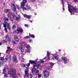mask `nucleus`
Segmentation results:
<instances>
[{"mask_svg":"<svg viewBox=\"0 0 78 78\" xmlns=\"http://www.w3.org/2000/svg\"><path fill=\"white\" fill-rule=\"evenodd\" d=\"M17 9H20V7L19 6H17Z\"/></svg>","mask_w":78,"mask_h":78,"instance_id":"obj_42","label":"nucleus"},{"mask_svg":"<svg viewBox=\"0 0 78 78\" xmlns=\"http://www.w3.org/2000/svg\"><path fill=\"white\" fill-rule=\"evenodd\" d=\"M30 64H34V65H35L36 66H37V63L35 61L30 60L29 61V63H28L27 66L29 67L30 66Z\"/></svg>","mask_w":78,"mask_h":78,"instance_id":"obj_4","label":"nucleus"},{"mask_svg":"<svg viewBox=\"0 0 78 78\" xmlns=\"http://www.w3.org/2000/svg\"><path fill=\"white\" fill-rule=\"evenodd\" d=\"M0 29L1 30V26L0 25Z\"/></svg>","mask_w":78,"mask_h":78,"instance_id":"obj_55","label":"nucleus"},{"mask_svg":"<svg viewBox=\"0 0 78 78\" xmlns=\"http://www.w3.org/2000/svg\"><path fill=\"white\" fill-rule=\"evenodd\" d=\"M4 77L5 78H7L8 77V74H5L4 75Z\"/></svg>","mask_w":78,"mask_h":78,"instance_id":"obj_29","label":"nucleus"},{"mask_svg":"<svg viewBox=\"0 0 78 78\" xmlns=\"http://www.w3.org/2000/svg\"><path fill=\"white\" fill-rule=\"evenodd\" d=\"M41 66V63H37V66H36V65H33L34 68H33L31 69V72L32 74H34L35 73V72L36 71L35 73L36 75H37L39 72V71L38 70H37L36 68V67L38 69L39 68V67Z\"/></svg>","mask_w":78,"mask_h":78,"instance_id":"obj_2","label":"nucleus"},{"mask_svg":"<svg viewBox=\"0 0 78 78\" xmlns=\"http://www.w3.org/2000/svg\"><path fill=\"white\" fill-rule=\"evenodd\" d=\"M5 40L3 41L2 42L3 43H8V42L9 44H10L11 43V39L9 37L8 35H6L5 37Z\"/></svg>","mask_w":78,"mask_h":78,"instance_id":"obj_3","label":"nucleus"},{"mask_svg":"<svg viewBox=\"0 0 78 78\" xmlns=\"http://www.w3.org/2000/svg\"><path fill=\"white\" fill-rule=\"evenodd\" d=\"M47 56H46V57H44V58H45V59H47Z\"/></svg>","mask_w":78,"mask_h":78,"instance_id":"obj_53","label":"nucleus"},{"mask_svg":"<svg viewBox=\"0 0 78 78\" xmlns=\"http://www.w3.org/2000/svg\"><path fill=\"white\" fill-rule=\"evenodd\" d=\"M43 59H44H44H46L45 57L43 58Z\"/></svg>","mask_w":78,"mask_h":78,"instance_id":"obj_54","label":"nucleus"},{"mask_svg":"<svg viewBox=\"0 0 78 78\" xmlns=\"http://www.w3.org/2000/svg\"><path fill=\"white\" fill-rule=\"evenodd\" d=\"M62 59L63 61L64 64H67V58L62 57Z\"/></svg>","mask_w":78,"mask_h":78,"instance_id":"obj_10","label":"nucleus"},{"mask_svg":"<svg viewBox=\"0 0 78 78\" xmlns=\"http://www.w3.org/2000/svg\"><path fill=\"white\" fill-rule=\"evenodd\" d=\"M51 66H54V65L55 64L54 63H51L50 64Z\"/></svg>","mask_w":78,"mask_h":78,"instance_id":"obj_31","label":"nucleus"},{"mask_svg":"<svg viewBox=\"0 0 78 78\" xmlns=\"http://www.w3.org/2000/svg\"><path fill=\"white\" fill-rule=\"evenodd\" d=\"M24 26L26 27H27V28H28V25L27 24H25Z\"/></svg>","mask_w":78,"mask_h":78,"instance_id":"obj_40","label":"nucleus"},{"mask_svg":"<svg viewBox=\"0 0 78 78\" xmlns=\"http://www.w3.org/2000/svg\"><path fill=\"white\" fill-rule=\"evenodd\" d=\"M16 28V26L15 25H13L12 27V29H13V30H14V29H15V28Z\"/></svg>","mask_w":78,"mask_h":78,"instance_id":"obj_25","label":"nucleus"},{"mask_svg":"<svg viewBox=\"0 0 78 78\" xmlns=\"http://www.w3.org/2000/svg\"><path fill=\"white\" fill-rule=\"evenodd\" d=\"M7 27H8H8H9V23H7Z\"/></svg>","mask_w":78,"mask_h":78,"instance_id":"obj_36","label":"nucleus"},{"mask_svg":"<svg viewBox=\"0 0 78 78\" xmlns=\"http://www.w3.org/2000/svg\"><path fill=\"white\" fill-rule=\"evenodd\" d=\"M71 9L73 11L75 12L76 13H78V9L77 8H75L73 7V6H70Z\"/></svg>","mask_w":78,"mask_h":78,"instance_id":"obj_7","label":"nucleus"},{"mask_svg":"<svg viewBox=\"0 0 78 78\" xmlns=\"http://www.w3.org/2000/svg\"><path fill=\"white\" fill-rule=\"evenodd\" d=\"M54 58L55 59H56V60H58L59 58L58 57V56L55 55L54 57Z\"/></svg>","mask_w":78,"mask_h":78,"instance_id":"obj_23","label":"nucleus"},{"mask_svg":"<svg viewBox=\"0 0 78 78\" xmlns=\"http://www.w3.org/2000/svg\"><path fill=\"white\" fill-rule=\"evenodd\" d=\"M9 14H10L11 15V14H12V13L10 11V10L9 11Z\"/></svg>","mask_w":78,"mask_h":78,"instance_id":"obj_32","label":"nucleus"},{"mask_svg":"<svg viewBox=\"0 0 78 78\" xmlns=\"http://www.w3.org/2000/svg\"><path fill=\"white\" fill-rule=\"evenodd\" d=\"M9 11H10V9H6L4 10V12L6 14L8 13V12H9Z\"/></svg>","mask_w":78,"mask_h":78,"instance_id":"obj_18","label":"nucleus"},{"mask_svg":"<svg viewBox=\"0 0 78 78\" xmlns=\"http://www.w3.org/2000/svg\"><path fill=\"white\" fill-rule=\"evenodd\" d=\"M8 51H9L8 50H7V49L6 51V54H7V53H8Z\"/></svg>","mask_w":78,"mask_h":78,"instance_id":"obj_44","label":"nucleus"},{"mask_svg":"<svg viewBox=\"0 0 78 78\" xmlns=\"http://www.w3.org/2000/svg\"><path fill=\"white\" fill-rule=\"evenodd\" d=\"M8 73L9 75H10V76H11L13 78H16V77H17V71L16 69L14 68L11 69L9 71Z\"/></svg>","mask_w":78,"mask_h":78,"instance_id":"obj_1","label":"nucleus"},{"mask_svg":"<svg viewBox=\"0 0 78 78\" xmlns=\"http://www.w3.org/2000/svg\"><path fill=\"white\" fill-rule=\"evenodd\" d=\"M68 8L69 11L71 13V15H72V11L70 9V5L68 6Z\"/></svg>","mask_w":78,"mask_h":78,"instance_id":"obj_17","label":"nucleus"},{"mask_svg":"<svg viewBox=\"0 0 78 78\" xmlns=\"http://www.w3.org/2000/svg\"><path fill=\"white\" fill-rule=\"evenodd\" d=\"M29 70H28V69H27L25 70V76L27 77H29V73H28V72Z\"/></svg>","mask_w":78,"mask_h":78,"instance_id":"obj_9","label":"nucleus"},{"mask_svg":"<svg viewBox=\"0 0 78 78\" xmlns=\"http://www.w3.org/2000/svg\"><path fill=\"white\" fill-rule=\"evenodd\" d=\"M1 23V20H0V23Z\"/></svg>","mask_w":78,"mask_h":78,"instance_id":"obj_59","label":"nucleus"},{"mask_svg":"<svg viewBox=\"0 0 78 78\" xmlns=\"http://www.w3.org/2000/svg\"><path fill=\"white\" fill-rule=\"evenodd\" d=\"M8 28L9 30H11V27H8Z\"/></svg>","mask_w":78,"mask_h":78,"instance_id":"obj_45","label":"nucleus"},{"mask_svg":"<svg viewBox=\"0 0 78 78\" xmlns=\"http://www.w3.org/2000/svg\"><path fill=\"white\" fill-rule=\"evenodd\" d=\"M13 8H14L13 10H14V11H16V7H13Z\"/></svg>","mask_w":78,"mask_h":78,"instance_id":"obj_34","label":"nucleus"},{"mask_svg":"<svg viewBox=\"0 0 78 78\" xmlns=\"http://www.w3.org/2000/svg\"><path fill=\"white\" fill-rule=\"evenodd\" d=\"M27 51L28 52H30V48H31L30 45H27Z\"/></svg>","mask_w":78,"mask_h":78,"instance_id":"obj_14","label":"nucleus"},{"mask_svg":"<svg viewBox=\"0 0 78 78\" xmlns=\"http://www.w3.org/2000/svg\"><path fill=\"white\" fill-rule=\"evenodd\" d=\"M62 0V2H63V0Z\"/></svg>","mask_w":78,"mask_h":78,"instance_id":"obj_57","label":"nucleus"},{"mask_svg":"<svg viewBox=\"0 0 78 78\" xmlns=\"http://www.w3.org/2000/svg\"><path fill=\"white\" fill-rule=\"evenodd\" d=\"M1 56V53H0V56Z\"/></svg>","mask_w":78,"mask_h":78,"instance_id":"obj_56","label":"nucleus"},{"mask_svg":"<svg viewBox=\"0 0 78 78\" xmlns=\"http://www.w3.org/2000/svg\"><path fill=\"white\" fill-rule=\"evenodd\" d=\"M47 69H48V70H49L50 68V66H48V67H46Z\"/></svg>","mask_w":78,"mask_h":78,"instance_id":"obj_39","label":"nucleus"},{"mask_svg":"<svg viewBox=\"0 0 78 78\" xmlns=\"http://www.w3.org/2000/svg\"><path fill=\"white\" fill-rule=\"evenodd\" d=\"M12 17H13V18H14V17H15V15H12Z\"/></svg>","mask_w":78,"mask_h":78,"instance_id":"obj_49","label":"nucleus"},{"mask_svg":"<svg viewBox=\"0 0 78 78\" xmlns=\"http://www.w3.org/2000/svg\"><path fill=\"white\" fill-rule=\"evenodd\" d=\"M12 6H14L13 7H16V6H15V4H11Z\"/></svg>","mask_w":78,"mask_h":78,"instance_id":"obj_35","label":"nucleus"},{"mask_svg":"<svg viewBox=\"0 0 78 78\" xmlns=\"http://www.w3.org/2000/svg\"><path fill=\"white\" fill-rule=\"evenodd\" d=\"M38 76L39 78H41V74H38Z\"/></svg>","mask_w":78,"mask_h":78,"instance_id":"obj_41","label":"nucleus"},{"mask_svg":"<svg viewBox=\"0 0 78 78\" xmlns=\"http://www.w3.org/2000/svg\"><path fill=\"white\" fill-rule=\"evenodd\" d=\"M48 60H49L50 59V58H48Z\"/></svg>","mask_w":78,"mask_h":78,"instance_id":"obj_58","label":"nucleus"},{"mask_svg":"<svg viewBox=\"0 0 78 78\" xmlns=\"http://www.w3.org/2000/svg\"><path fill=\"white\" fill-rule=\"evenodd\" d=\"M4 30L6 33H8V29L6 28H5Z\"/></svg>","mask_w":78,"mask_h":78,"instance_id":"obj_30","label":"nucleus"},{"mask_svg":"<svg viewBox=\"0 0 78 78\" xmlns=\"http://www.w3.org/2000/svg\"><path fill=\"white\" fill-rule=\"evenodd\" d=\"M8 17H10V18L9 19V20L11 21V22H13V20H14V19H13V18L11 17V16H9Z\"/></svg>","mask_w":78,"mask_h":78,"instance_id":"obj_21","label":"nucleus"},{"mask_svg":"<svg viewBox=\"0 0 78 78\" xmlns=\"http://www.w3.org/2000/svg\"><path fill=\"white\" fill-rule=\"evenodd\" d=\"M78 0H73V1L74 2H76Z\"/></svg>","mask_w":78,"mask_h":78,"instance_id":"obj_46","label":"nucleus"},{"mask_svg":"<svg viewBox=\"0 0 78 78\" xmlns=\"http://www.w3.org/2000/svg\"><path fill=\"white\" fill-rule=\"evenodd\" d=\"M23 16L24 17H26L28 19H30L31 18V16L30 15H26V14H24L23 15Z\"/></svg>","mask_w":78,"mask_h":78,"instance_id":"obj_12","label":"nucleus"},{"mask_svg":"<svg viewBox=\"0 0 78 78\" xmlns=\"http://www.w3.org/2000/svg\"><path fill=\"white\" fill-rule=\"evenodd\" d=\"M0 59L1 61H3V60H4V58L3 57H1L0 58Z\"/></svg>","mask_w":78,"mask_h":78,"instance_id":"obj_33","label":"nucleus"},{"mask_svg":"<svg viewBox=\"0 0 78 78\" xmlns=\"http://www.w3.org/2000/svg\"><path fill=\"white\" fill-rule=\"evenodd\" d=\"M30 78H33V75H32V74H30Z\"/></svg>","mask_w":78,"mask_h":78,"instance_id":"obj_37","label":"nucleus"},{"mask_svg":"<svg viewBox=\"0 0 78 78\" xmlns=\"http://www.w3.org/2000/svg\"><path fill=\"white\" fill-rule=\"evenodd\" d=\"M3 27H4L5 28H6V23H5V24H4V23H3Z\"/></svg>","mask_w":78,"mask_h":78,"instance_id":"obj_27","label":"nucleus"},{"mask_svg":"<svg viewBox=\"0 0 78 78\" xmlns=\"http://www.w3.org/2000/svg\"><path fill=\"white\" fill-rule=\"evenodd\" d=\"M21 18V16H20V15H18V17H16V20H19Z\"/></svg>","mask_w":78,"mask_h":78,"instance_id":"obj_19","label":"nucleus"},{"mask_svg":"<svg viewBox=\"0 0 78 78\" xmlns=\"http://www.w3.org/2000/svg\"><path fill=\"white\" fill-rule=\"evenodd\" d=\"M24 39H29L30 38V37L29 36H27L26 37H24Z\"/></svg>","mask_w":78,"mask_h":78,"instance_id":"obj_28","label":"nucleus"},{"mask_svg":"<svg viewBox=\"0 0 78 78\" xmlns=\"http://www.w3.org/2000/svg\"><path fill=\"white\" fill-rule=\"evenodd\" d=\"M4 23H7V22L9 21V19L8 18H4Z\"/></svg>","mask_w":78,"mask_h":78,"instance_id":"obj_13","label":"nucleus"},{"mask_svg":"<svg viewBox=\"0 0 78 78\" xmlns=\"http://www.w3.org/2000/svg\"><path fill=\"white\" fill-rule=\"evenodd\" d=\"M7 50H8L9 51H11V47H7Z\"/></svg>","mask_w":78,"mask_h":78,"instance_id":"obj_22","label":"nucleus"},{"mask_svg":"<svg viewBox=\"0 0 78 78\" xmlns=\"http://www.w3.org/2000/svg\"><path fill=\"white\" fill-rule=\"evenodd\" d=\"M5 59H6V61H7V60L8 59V58H6V57Z\"/></svg>","mask_w":78,"mask_h":78,"instance_id":"obj_52","label":"nucleus"},{"mask_svg":"<svg viewBox=\"0 0 78 78\" xmlns=\"http://www.w3.org/2000/svg\"><path fill=\"white\" fill-rule=\"evenodd\" d=\"M44 73H45L44 74V77L45 78H47L49 76H50V74H49V73L48 72H47V71H45L44 72Z\"/></svg>","mask_w":78,"mask_h":78,"instance_id":"obj_8","label":"nucleus"},{"mask_svg":"<svg viewBox=\"0 0 78 78\" xmlns=\"http://www.w3.org/2000/svg\"><path fill=\"white\" fill-rule=\"evenodd\" d=\"M3 72L2 73V74H5L6 73V69L4 68L3 70Z\"/></svg>","mask_w":78,"mask_h":78,"instance_id":"obj_24","label":"nucleus"},{"mask_svg":"<svg viewBox=\"0 0 78 78\" xmlns=\"http://www.w3.org/2000/svg\"><path fill=\"white\" fill-rule=\"evenodd\" d=\"M50 52H47V56H48V57H49V56H50Z\"/></svg>","mask_w":78,"mask_h":78,"instance_id":"obj_26","label":"nucleus"},{"mask_svg":"<svg viewBox=\"0 0 78 78\" xmlns=\"http://www.w3.org/2000/svg\"><path fill=\"white\" fill-rule=\"evenodd\" d=\"M2 43L0 42V45H2Z\"/></svg>","mask_w":78,"mask_h":78,"instance_id":"obj_50","label":"nucleus"},{"mask_svg":"<svg viewBox=\"0 0 78 78\" xmlns=\"http://www.w3.org/2000/svg\"><path fill=\"white\" fill-rule=\"evenodd\" d=\"M12 59L15 62H16V60H17V58H16V56L15 55H14L12 57Z\"/></svg>","mask_w":78,"mask_h":78,"instance_id":"obj_16","label":"nucleus"},{"mask_svg":"<svg viewBox=\"0 0 78 78\" xmlns=\"http://www.w3.org/2000/svg\"><path fill=\"white\" fill-rule=\"evenodd\" d=\"M17 48H19L21 52H23L24 51V49H23V47L22 46L17 47Z\"/></svg>","mask_w":78,"mask_h":78,"instance_id":"obj_11","label":"nucleus"},{"mask_svg":"<svg viewBox=\"0 0 78 78\" xmlns=\"http://www.w3.org/2000/svg\"><path fill=\"white\" fill-rule=\"evenodd\" d=\"M26 7H27V8H28V5H26Z\"/></svg>","mask_w":78,"mask_h":78,"instance_id":"obj_48","label":"nucleus"},{"mask_svg":"<svg viewBox=\"0 0 78 78\" xmlns=\"http://www.w3.org/2000/svg\"><path fill=\"white\" fill-rule=\"evenodd\" d=\"M17 30H15L14 31H13V33H17Z\"/></svg>","mask_w":78,"mask_h":78,"instance_id":"obj_38","label":"nucleus"},{"mask_svg":"<svg viewBox=\"0 0 78 78\" xmlns=\"http://www.w3.org/2000/svg\"><path fill=\"white\" fill-rule=\"evenodd\" d=\"M29 37H32V38H34L35 37V36L34 34H31L30 33H29Z\"/></svg>","mask_w":78,"mask_h":78,"instance_id":"obj_15","label":"nucleus"},{"mask_svg":"<svg viewBox=\"0 0 78 78\" xmlns=\"http://www.w3.org/2000/svg\"><path fill=\"white\" fill-rule=\"evenodd\" d=\"M41 63H44V61L42 60L41 61Z\"/></svg>","mask_w":78,"mask_h":78,"instance_id":"obj_43","label":"nucleus"},{"mask_svg":"<svg viewBox=\"0 0 78 78\" xmlns=\"http://www.w3.org/2000/svg\"><path fill=\"white\" fill-rule=\"evenodd\" d=\"M30 21L31 22V23H32V22H33V21L31 20Z\"/></svg>","mask_w":78,"mask_h":78,"instance_id":"obj_51","label":"nucleus"},{"mask_svg":"<svg viewBox=\"0 0 78 78\" xmlns=\"http://www.w3.org/2000/svg\"><path fill=\"white\" fill-rule=\"evenodd\" d=\"M14 39L15 40L13 41V43L14 44H17L18 42H19V39L18 38V37L16 36H15L14 37Z\"/></svg>","mask_w":78,"mask_h":78,"instance_id":"obj_5","label":"nucleus"},{"mask_svg":"<svg viewBox=\"0 0 78 78\" xmlns=\"http://www.w3.org/2000/svg\"><path fill=\"white\" fill-rule=\"evenodd\" d=\"M4 65V64H3V62H1L0 61V67H3V65Z\"/></svg>","mask_w":78,"mask_h":78,"instance_id":"obj_20","label":"nucleus"},{"mask_svg":"<svg viewBox=\"0 0 78 78\" xmlns=\"http://www.w3.org/2000/svg\"><path fill=\"white\" fill-rule=\"evenodd\" d=\"M17 34H22L23 33V30L22 28H20V27H18L17 29Z\"/></svg>","mask_w":78,"mask_h":78,"instance_id":"obj_6","label":"nucleus"},{"mask_svg":"<svg viewBox=\"0 0 78 78\" xmlns=\"http://www.w3.org/2000/svg\"><path fill=\"white\" fill-rule=\"evenodd\" d=\"M32 41V40H29V42L30 43V42H31Z\"/></svg>","mask_w":78,"mask_h":78,"instance_id":"obj_47","label":"nucleus"}]
</instances>
